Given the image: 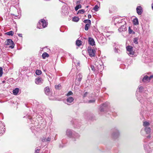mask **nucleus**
Segmentation results:
<instances>
[{
  "instance_id": "58",
  "label": "nucleus",
  "mask_w": 153,
  "mask_h": 153,
  "mask_svg": "<svg viewBox=\"0 0 153 153\" xmlns=\"http://www.w3.org/2000/svg\"><path fill=\"white\" fill-rule=\"evenodd\" d=\"M68 55H69V56H71V54H70L69 53Z\"/></svg>"
},
{
  "instance_id": "9",
  "label": "nucleus",
  "mask_w": 153,
  "mask_h": 153,
  "mask_svg": "<svg viewBox=\"0 0 153 153\" xmlns=\"http://www.w3.org/2000/svg\"><path fill=\"white\" fill-rule=\"evenodd\" d=\"M7 42L6 44L7 45H11L9 46V48L11 49H13L14 48L15 45L13 42L12 39H7L6 42Z\"/></svg>"
},
{
  "instance_id": "51",
  "label": "nucleus",
  "mask_w": 153,
  "mask_h": 153,
  "mask_svg": "<svg viewBox=\"0 0 153 153\" xmlns=\"http://www.w3.org/2000/svg\"><path fill=\"white\" fill-rule=\"evenodd\" d=\"M18 36H19L20 37H22V34H18Z\"/></svg>"
},
{
  "instance_id": "34",
  "label": "nucleus",
  "mask_w": 153,
  "mask_h": 153,
  "mask_svg": "<svg viewBox=\"0 0 153 153\" xmlns=\"http://www.w3.org/2000/svg\"><path fill=\"white\" fill-rule=\"evenodd\" d=\"M42 72L40 70H37L36 71V74L38 75H39L41 74Z\"/></svg>"
},
{
  "instance_id": "2",
  "label": "nucleus",
  "mask_w": 153,
  "mask_h": 153,
  "mask_svg": "<svg viewBox=\"0 0 153 153\" xmlns=\"http://www.w3.org/2000/svg\"><path fill=\"white\" fill-rule=\"evenodd\" d=\"M110 104L108 102H106L101 105L99 108L100 112H106L110 109Z\"/></svg>"
},
{
  "instance_id": "8",
  "label": "nucleus",
  "mask_w": 153,
  "mask_h": 153,
  "mask_svg": "<svg viewBox=\"0 0 153 153\" xmlns=\"http://www.w3.org/2000/svg\"><path fill=\"white\" fill-rule=\"evenodd\" d=\"M121 22H120L122 23L123 25L121 26L118 29V31L120 32L125 31L127 30L126 27V21H125V19H123L122 20H121Z\"/></svg>"
},
{
  "instance_id": "13",
  "label": "nucleus",
  "mask_w": 153,
  "mask_h": 153,
  "mask_svg": "<svg viewBox=\"0 0 153 153\" xmlns=\"http://www.w3.org/2000/svg\"><path fill=\"white\" fill-rule=\"evenodd\" d=\"M35 82L37 84H41L43 83V80L42 78L38 77L36 79Z\"/></svg>"
},
{
  "instance_id": "22",
  "label": "nucleus",
  "mask_w": 153,
  "mask_h": 153,
  "mask_svg": "<svg viewBox=\"0 0 153 153\" xmlns=\"http://www.w3.org/2000/svg\"><path fill=\"white\" fill-rule=\"evenodd\" d=\"M82 74L81 73H79L77 75L76 77V79L80 83L82 80Z\"/></svg>"
},
{
  "instance_id": "45",
  "label": "nucleus",
  "mask_w": 153,
  "mask_h": 153,
  "mask_svg": "<svg viewBox=\"0 0 153 153\" xmlns=\"http://www.w3.org/2000/svg\"><path fill=\"white\" fill-rule=\"evenodd\" d=\"M7 0H1V3L3 5H4V4L6 2Z\"/></svg>"
},
{
  "instance_id": "44",
  "label": "nucleus",
  "mask_w": 153,
  "mask_h": 153,
  "mask_svg": "<svg viewBox=\"0 0 153 153\" xmlns=\"http://www.w3.org/2000/svg\"><path fill=\"white\" fill-rule=\"evenodd\" d=\"M90 67L91 68V69L94 71H95V68H94V66L93 65H91L90 66Z\"/></svg>"
},
{
  "instance_id": "27",
  "label": "nucleus",
  "mask_w": 153,
  "mask_h": 153,
  "mask_svg": "<svg viewBox=\"0 0 153 153\" xmlns=\"http://www.w3.org/2000/svg\"><path fill=\"white\" fill-rule=\"evenodd\" d=\"M82 42L79 40H77L76 41V45L78 46H80L82 45Z\"/></svg>"
},
{
  "instance_id": "6",
  "label": "nucleus",
  "mask_w": 153,
  "mask_h": 153,
  "mask_svg": "<svg viewBox=\"0 0 153 153\" xmlns=\"http://www.w3.org/2000/svg\"><path fill=\"white\" fill-rule=\"evenodd\" d=\"M133 47L128 45L126 47L127 53L131 57H133L136 55L135 52L133 51Z\"/></svg>"
},
{
  "instance_id": "14",
  "label": "nucleus",
  "mask_w": 153,
  "mask_h": 153,
  "mask_svg": "<svg viewBox=\"0 0 153 153\" xmlns=\"http://www.w3.org/2000/svg\"><path fill=\"white\" fill-rule=\"evenodd\" d=\"M136 11L138 15H141L143 12L142 8L140 6H138L136 8Z\"/></svg>"
},
{
  "instance_id": "7",
  "label": "nucleus",
  "mask_w": 153,
  "mask_h": 153,
  "mask_svg": "<svg viewBox=\"0 0 153 153\" xmlns=\"http://www.w3.org/2000/svg\"><path fill=\"white\" fill-rule=\"evenodd\" d=\"M47 24L46 21L44 19H41L37 24V28L41 29L45 28Z\"/></svg>"
},
{
  "instance_id": "20",
  "label": "nucleus",
  "mask_w": 153,
  "mask_h": 153,
  "mask_svg": "<svg viewBox=\"0 0 153 153\" xmlns=\"http://www.w3.org/2000/svg\"><path fill=\"white\" fill-rule=\"evenodd\" d=\"M51 139V136H49L46 138H43L42 139V142H50Z\"/></svg>"
},
{
  "instance_id": "25",
  "label": "nucleus",
  "mask_w": 153,
  "mask_h": 153,
  "mask_svg": "<svg viewBox=\"0 0 153 153\" xmlns=\"http://www.w3.org/2000/svg\"><path fill=\"white\" fill-rule=\"evenodd\" d=\"M150 124L149 122L147 121H144L143 123V126L145 127H149L148 126H149Z\"/></svg>"
},
{
  "instance_id": "47",
  "label": "nucleus",
  "mask_w": 153,
  "mask_h": 153,
  "mask_svg": "<svg viewBox=\"0 0 153 153\" xmlns=\"http://www.w3.org/2000/svg\"><path fill=\"white\" fill-rule=\"evenodd\" d=\"M114 51L116 53H118L119 52L118 51H119V50L118 49V48H115L114 49Z\"/></svg>"
},
{
  "instance_id": "29",
  "label": "nucleus",
  "mask_w": 153,
  "mask_h": 153,
  "mask_svg": "<svg viewBox=\"0 0 153 153\" xmlns=\"http://www.w3.org/2000/svg\"><path fill=\"white\" fill-rule=\"evenodd\" d=\"M139 38L138 37H135L133 39V42L134 43L136 44H138V40Z\"/></svg>"
},
{
  "instance_id": "24",
  "label": "nucleus",
  "mask_w": 153,
  "mask_h": 153,
  "mask_svg": "<svg viewBox=\"0 0 153 153\" xmlns=\"http://www.w3.org/2000/svg\"><path fill=\"white\" fill-rule=\"evenodd\" d=\"M144 130L146 134H149L151 131V129L149 127H146L145 128Z\"/></svg>"
},
{
  "instance_id": "49",
  "label": "nucleus",
  "mask_w": 153,
  "mask_h": 153,
  "mask_svg": "<svg viewBox=\"0 0 153 153\" xmlns=\"http://www.w3.org/2000/svg\"><path fill=\"white\" fill-rule=\"evenodd\" d=\"M80 3V1H77L76 2V4L77 5H78V4H79Z\"/></svg>"
},
{
  "instance_id": "32",
  "label": "nucleus",
  "mask_w": 153,
  "mask_h": 153,
  "mask_svg": "<svg viewBox=\"0 0 153 153\" xmlns=\"http://www.w3.org/2000/svg\"><path fill=\"white\" fill-rule=\"evenodd\" d=\"M14 33L12 31H10L9 32L6 33V34L9 36H13V35Z\"/></svg>"
},
{
  "instance_id": "54",
  "label": "nucleus",
  "mask_w": 153,
  "mask_h": 153,
  "mask_svg": "<svg viewBox=\"0 0 153 153\" xmlns=\"http://www.w3.org/2000/svg\"><path fill=\"white\" fill-rule=\"evenodd\" d=\"M89 5H88L87 6H86L85 7L86 8H88L89 7Z\"/></svg>"
},
{
  "instance_id": "61",
  "label": "nucleus",
  "mask_w": 153,
  "mask_h": 153,
  "mask_svg": "<svg viewBox=\"0 0 153 153\" xmlns=\"http://www.w3.org/2000/svg\"><path fill=\"white\" fill-rule=\"evenodd\" d=\"M144 142H145V140H144Z\"/></svg>"
},
{
  "instance_id": "42",
  "label": "nucleus",
  "mask_w": 153,
  "mask_h": 153,
  "mask_svg": "<svg viewBox=\"0 0 153 153\" xmlns=\"http://www.w3.org/2000/svg\"><path fill=\"white\" fill-rule=\"evenodd\" d=\"M95 100L94 99L88 101V103H94L95 102Z\"/></svg>"
},
{
  "instance_id": "48",
  "label": "nucleus",
  "mask_w": 153,
  "mask_h": 153,
  "mask_svg": "<svg viewBox=\"0 0 153 153\" xmlns=\"http://www.w3.org/2000/svg\"><path fill=\"white\" fill-rule=\"evenodd\" d=\"M40 150V149H36L35 150V153H39Z\"/></svg>"
},
{
  "instance_id": "56",
  "label": "nucleus",
  "mask_w": 153,
  "mask_h": 153,
  "mask_svg": "<svg viewBox=\"0 0 153 153\" xmlns=\"http://www.w3.org/2000/svg\"><path fill=\"white\" fill-rule=\"evenodd\" d=\"M59 1H61V2H63V1H62V0H59Z\"/></svg>"
},
{
  "instance_id": "53",
  "label": "nucleus",
  "mask_w": 153,
  "mask_h": 153,
  "mask_svg": "<svg viewBox=\"0 0 153 153\" xmlns=\"http://www.w3.org/2000/svg\"><path fill=\"white\" fill-rule=\"evenodd\" d=\"M152 9L153 10V3L152 4Z\"/></svg>"
},
{
  "instance_id": "43",
  "label": "nucleus",
  "mask_w": 153,
  "mask_h": 153,
  "mask_svg": "<svg viewBox=\"0 0 153 153\" xmlns=\"http://www.w3.org/2000/svg\"><path fill=\"white\" fill-rule=\"evenodd\" d=\"M61 86V85L59 84L58 85H55V88L56 89H59L60 88Z\"/></svg>"
},
{
  "instance_id": "57",
  "label": "nucleus",
  "mask_w": 153,
  "mask_h": 153,
  "mask_svg": "<svg viewBox=\"0 0 153 153\" xmlns=\"http://www.w3.org/2000/svg\"><path fill=\"white\" fill-rule=\"evenodd\" d=\"M143 129H142L141 130V132H142L143 131Z\"/></svg>"
},
{
  "instance_id": "41",
  "label": "nucleus",
  "mask_w": 153,
  "mask_h": 153,
  "mask_svg": "<svg viewBox=\"0 0 153 153\" xmlns=\"http://www.w3.org/2000/svg\"><path fill=\"white\" fill-rule=\"evenodd\" d=\"M73 94V93L72 92V91H70L68 92V93L66 95L67 96H69L71 95H72Z\"/></svg>"
},
{
  "instance_id": "30",
  "label": "nucleus",
  "mask_w": 153,
  "mask_h": 153,
  "mask_svg": "<svg viewBox=\"0 0 153 153\" xmlns=\"http://www.w3.org/2000/svg\"><path fill=\"white\" fill-rule=\"evenodd\" d=\"M42 57L43 59H45L46 57H48L49 55L46 52L43 53L42 54Z\"/></svg>"
},
{
  "instance_id": "38",
  "label": "nucleus",
  "mask_w": 153,
  "mask_h": 153,
  "mask_svg": "<svg viewBox=\"0 0 153 153\" xmlns=\"http://www.w3.org/2000/svg\"><path fill=\"white\" fill-rule=\"evenodd\" d=\"M85 11L84 9H81L79 10L77 13V14L79 13H84Z\"/></svg>"
},
{
  "instance_id": "36",
  "label": "nucleus",
  "mask_w": 153,
  "mask_h": 153,
  "mask_svg": "<svg viewBox=\"0 0 153 153\" xmlns=\"http://www.w3.org/2000/svg\"><path fill=\"white\" fill-rule=\"evenodd\" d=\"M128 33L129 34L132 33L134 34L135 33L133 31L132 29H131L130 27H128Z\"/></svg>"
},
{
  "instance_id": "18",
  "label": "nucleus",
  "mask_w": 153,
  "mask_h": 153,
  "mask_svg": "<svg viewBox=\"0 0 153 153\" xmlns=\"http://www.w3.org/2000/svg\"><path fill=\"white\" fill-rule=\"evenodd\" d=\"M28 120H27L28 122V123H29L30 122H31V125L30 126H31L32 127H33V126H35L36 125V123H33V122L34 121V120L33 121V120L32 119L28 117Z\"/></svg>"
},
{
  "instance_id": "4",
  "label": "nucleus",
  "mask_w": 153,
  "mask_h": 153,
  "mask_svg": "<svg viewBox=\"0 0 153 153\" xmlns=\"http://www.w3.org/2000/svg\"><path fill=\"white\" fill-rule=\"evenodd\" d=\"M111 137L114 139L118 138L120 136V132L119 130L116 128H114L111 130Z\"/></svg>"
},
{
  "instance_id": "3",
  "label": "nucleus",
  "mask_w": 153,
  "mask_h": 153,
  "mask_svg": "<svg viewBox=\"0 0 153 153\" xmlns=\"http://www.w3.org/2000/svg\"><path fill=\"white\" fill-rule=\"evenodd\" d=\"M147 74V75H145L142 79L143 82L146 83L149 82L150 80L153 78V73L148 72Z\"/></svg>"
},
{
  "instance_id": "60",
  "label": "nucleus",
  "mask_w": 153,
  "mask_h": 153,
  "mask_svg": "<svg viewBox=\"0 0 153 153\" xmlns=\"http://www.w3.org/2000/svg\"><path fill=\"white\" fill-rule=\"evenodd\" d=\"M19 4V2H18V4Z\"/></svg>"
},
{
  "instance_id": "59",
  "label": "nucleus",
  "mask_w": 153,
  "mask_h": 153,
  "mask_svg": "<svg viewBox=\"0 0 153 153\" xmlns=\"http://www.w3.org/2000/svg\"><path fill=\"white\" fill-rule=\"evenodd\" d=\"M16 1H19V0H16Z\"/></svg>"
},
{
  "instance_id": "1",
  "label": "nucleus",
  "mask_w": 153,
  "mask_h": 153,
  "mask_svg": "<svg viewBox=\"0 0 153 153\" xmlns=\"http://www.w3.org/2000/svg\"><path fill=\"white\" fill-rule=\"evenodd\" d=\"M66 135L68 137L71 139L73 141L77 140L80 137L79 134L74 130L69 129L67 130Z\"/></svg>"
},
{
  "instance_id": "35",
  "label": "nucleus",
  "mask_w": 153,
  "mask_h": 153,
  "mask_svg": "<svg viewBox=\"0 0 153 153\" xmlns=\"http://www.w3.org/2000/svg\"><path fill=\"white\" fill-rule=\"evenodd\" d=\"M91 24H86L85 26V29L86 30H88V27H90Z\"/></svg>"
},
{
  "instance_id": "15",
  "label": "nucleus",
  "mask_w": 153,
  "mask_h": 153,
  "mask_svg": "<svg viewBox=\"0 0 153 153\" xmlns=\"http://www.w3.org/2000/svg\"><path fill=\"white\" fill-rule=\"evenodd\" d=\"M5 127L2 123H0V134H2L4 132Z\"/></svg>"
},
{
  "instance_id": "21",
  "label": "nucleus",
  "mask_w": 153,
  "mask_h": 153,
  "mask_svg": "<svg viewBox=\"0 0 153 153\" xmlns=\"http://www.w3.org/2000/svg\"><path fill=\"white\" fill-rule=\"evenodd\" d=\"M143 147L144 149L147 151H149V149H151V147L147 143H145L143 144Z\"/></svg>"
},
{
  "instance_id": "28",
  "label": "nucleus",
  "mask_w": 153,
  "mask_h": 153,
  "mask_svg": "<svg viewBox=\"0 0 153 153\" xmlns=\"http://www.w3.org/2000/svg\"><path fill=\"white\" fill-rule=\"evenodd\" d=\"M74 63L76 66H79L80 64V62L79 61H77L76 59H74L73 60Z\"/></svg>"
},
{
  "instance_id": "39",
  "label": "nucleus",
  "mask_w": 153,
  "mask_h": 153,
  "mask_svg": "<svg viewBox=\"0 0 153 153\" xmlns=\"http://www.w3.org/2000/svg\"><path fill=\"white\" fill-rule=\"evenodd\" d=\"M99 8V7H98V6L97 5H96L94 7L93 9V10H94L95 11H97L98 10V9Z\"/></svg>"
},
{
  "instance_id": "40",
  "label": "nucleus",
  "mask_w": 153,
  "mask_h": 153,
  "mask_svg": "<svg viewBox=\"0 0 153 153\" xmlns=\"http://www.w3.org/2000/svg\"><path fill=\"white\" fill-rule=\"evenodd\" d=\"M3 74V69L1 67H0V77L2 76Z\"/></svg>"
},
{
  "instance_id": "12",
  "label": "nucleus",
  "mask_w": 153,
  "mask_h": 153,
  "mask_svg": "<svg viewBox=\"0 0 153 153\" xmlns=\"http://www.w3.org/2000/svg\"><path fill=\"white\" fill-rule=\"evenodd\" d=\"M62 12L65 15L68 14V11L65 5L63 6L62 7Z\"/></svg>"
},
{
  "instance_id": "46",
  "label": "nucleus",
  "mask_w": 153,
  "mask_h": 153,
  "mask_svg": "<svg viewBox=\"0 0 153 153\" xmlns=\"http://www.w3.org/2000/svg\"><path fill=\"white\" fill-rule=\"evenodd\" d=\"M88 92H85L83 94V98H84V97H86L87 95H88Z\"/></svg>"
},
{
  "instance_id": "17",
  "label": "nucleus",
  "mask_w": 153,
  "mask_h": 153,
  "mask_svg": "<svg viewBox=\"0 0 153 153\" xmlns=\"http://www.w3.org/2000/svg\"><path fill=\"white\" fill-rule=\"evenodd\" d=\"M88 42L89 44L92 46L95 45V42H94V39L91 38L89 37L88 39Z\"/></svg>"
},
{
  "instance_id": "11",
  "label": "nucleus",
  "mask_w": 153,
  "mask_h": 153,
  "mask_svg": "<svg viewBox=\"0 0 153 153\" xmlns=\"http://www.w3.org/2000/svg\"><path fill=\"white\" fill-rule=\"evenodd\" d=\"M88 51L90 57L94 56L95 55V51L94 49H88Z\"/></svg>"
},
{
  "instance_id": "55",
  "label": "nucleus",
  "mask_w": 153,
  "mask_h": 153,
  "mask_svg": "<svg viewBox=\"0 0 153 153\" xmlns=\"http://www.w3.org/2000/svg\"><path fill=\"white\" fill-rule=\"evenodd\" d=\"M63 147V146H61V145H60V146H59V147Z\"/></svg>"
},
{
  "instance_id": "19",
  "label": "nucleus",
  "mask_w": 153,
  "mask_h": 153,
  "mask_svg": "<svg viewBox=\"0 0 153 153\" xmlns=\"http://www.w3.org/2000/svg\"><path fill=\"white\" fill-rule=\"evenodd\" d=\"M45 94L47 95H49L51 94V92L50 89L48 87H46L45 89Z\"/></svg>"
},
{
  "instance_id": "50",
  "label": "nucleus",
  "mask_w": 153,
  "mask_h": 153,
  "mask_svg": "<svg viewBox=\"0 0 153 153\" xmlns=\"http://www.w3.org/2000/svg\"><path fill=\"white\" fill-rule=\"evenodd\" d=\"M91 15L90 14H89L88 15V19H90L91 18Z\"/></svg>"
},
{
  "instance_id": "26",
  "label": "nucleus",
  "mask_w": 153,
  "mask_h": 153,
  "mask_svg": "<svg viewBox=\"0 0 153 153\" xmlns=\"http://www.w3.org/2000/svg\"><path fill=\"white\" fill-rule=\"evenodd\" d=\"M133 23L134 25H137L138 24V21L137 18H134L133 21Z\"/></svg>"
},
{
  "instance_id": "16",
  "label": "nucleus",
  "mask_w": 153,
  "mask_h": 153,
  "mask_svg": "<svg viewBox=\"0 0 153 153\" xmlns=\"http://www.w3.org/2000/svg\"><path fill=\"white\" fill-rule=\"evenodd\" d=\"M74 100V98L72 97H68L66 99V101L68 103L67 105H70V104L73 102Z\"/></svg>"
},
{
  "instance_id": "31",
  "label": "nucleus",
  "mask_w": 153,
  "mask_h": 153,
  "mask_svg": "<svg viewBox=\"0 0 153 153\" xmlns=\"http://www.w3.org/2000/svg\"><path fill=\"white\" fill-rule=\"evenodd\" d=\"M79 17L76 16L74 17L72 19V21L75 22H77L79 21Z\"/></svg>"
},
{
  "instance_id": "23",
  "label": "nucleus",
  "mask_w": 153,
  "mask_h": 153,
  "mask_svg": "<svg viewBox=\"0 0 153 153\" xmlns=\"http://www.w3.org/2000/svg\"><path fill=\"white\" fill-rule=\"evenodd\" d=\"M19 91V88H16L13 91V93L14 95H16L18 94Z\"/></svg>"
},
{
  "instance_id": "33",
  "label": "nucleus",
  "mask_w": 153,
  "mask_h": 153,
  "mask_svg": "<svg viewBox=\"0 0 153 153\" xmlns=\"http://www.w3.org/2000/svg\"><path fill=\"white\" fill-rule=\"evenodd\" d=\"M82 7V6L81 4H78L77 5L75 8V10L77 11L79 9L81 8Z\"/></svg>"
},
{
  "instance_id": "52",
  "label": "nucleus",
  "mask_w": 153,
  "mask_h": 153,
  "mask_svg": "<svg viewBox=\"0 0 153 153\" xmlns=\"http://www.w3.org/2000/svg\"><path fill=\"white\" fill-rule=\"evenodd\" d=\"M151 137V136L150 135H148L147 137V138L148 139H149Z\"/></svg>"
},
{
  "instance_id": "5",
  "label": "nucleus",
  "mask_w": 153,
  "mask_h": 153,
  "mask_svg": "<svg viewBox=\"0 0 153 153\" xmlns=\"http://www.w3.org/2000/svg\"><path fill=\"white\" fill-rule=\"evenodd\" d=\"M143 86H140L137 89L136 92V96L137 97V99L139 101V102L142 104L144 103V102H143V98L142 97H141V99H140L139 97L138 96V92H139L140 93V94H142V92H143Z\"/></svg>"
},
{
  "instance_id": "10",
  "label": "nucleus",
  "mask_w": 153,
  "mask_h": 153,
  "mask_svg": "<svg viewBox=\"0 0 153 153\" xmlns=\"http://www.w3.org/2000/svg\"><path fill=\"white\" fill-rule=\"evenodd\" d=\"M123 19H120L118 18H116L115 19V22L114 25L116 26H118V25L119 26H120V27L123 25V23H120L121 22V20H122Z\"/></svg>"
},
{
  "instance_id": "37",
  "label": "nucleus",
  "mask_w": 153,
  "mask_h": 153,
  "mask_svg": "<svg viewBox=\"0 0 153 153\" xmlns=\"http://www.w3.org/2000/svg\"><path fill=\"white\" fill-rule=\"evenodd\" d=\"M84 22L85 23H87V24H91V21L89 19H85L84 21Z\"/></svg>"
}]
</instances>
